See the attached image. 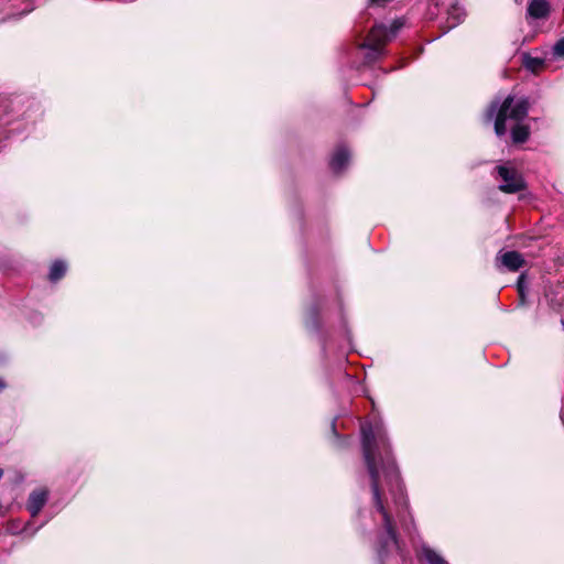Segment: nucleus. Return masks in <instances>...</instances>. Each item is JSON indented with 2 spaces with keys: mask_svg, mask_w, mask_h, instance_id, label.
<instances>
[{
  "mask_svg": "<svg viewBox=\"0 0 564 564\" xmlns=\"http://www.w3.org/2000/svg\"><path fill=\"white\" fill-rule=\"evenodd\" d=\"M361 435L364 458L370 477L373 518L377 520L379 516L384 528V536L380 538L377 550L383 564L389 554L401 551L395 519L405 521L408 500L383 427L380 424L364 423Z\"/></svg>",
  "mask_w": 564,
  "mask_h": 564,
  "instance_id": "1",
  "label": "nucleus"
},
{
  "mask_svg": "<svg viewBox=\"0 0 564 564\" xmlns=\"http://www.w3.org/2000/svg\"><path fill=\"white\" fill-rule=\"evenodd\" d=\"M528 112L527 98L508 96L502 102L492 101L486 116L489 120L495 119V132L498 137L505 135L510 129L512 141L523 143L530 135V127L523 123Z\"/></svg>",
  "mask_w": 564,
  "mask_h": 564,
  "instance_id": "2",
  "label": "nucleus"
},
{
  "mask_svg": "<svg viewBox=\"0 0 564 564\" xmlns=\"http://www.w3.org/2000/svg\"><path fill=\"white\" fill-rule=\"evenodd\" d=\"M402 26L401 19L394 20L389 29L383 24L375 25L369 32L367 42L362 44V48H367L365 63L371 64L379 59L384 54L383 46L395 36Z\"/></svg>",
  "mask_w": 564,
  "mask_h": 564,
  "instance_id": "3",
  "label": "nucleus"
},
{
  "mask_svg": "<svg viewBox=\"0 0 564 564\" xmlns=\"http://www.w3.org/2000/svg\"><path fill=\"white\" fill-rule=\"evenodd\" d=\"M500 184L498 188L507 194H514L525 188V182L522 175L508 165H499L496 167Z\"/></svg>",
  "mask_w": 564,
  "mask_h": 564,
  "instance_id": "4",
  "label": "nucleus"
},
{
  "mask_svg": "<svg viewBox=\"0 0 564 564\" xmlns=\"http://www.w3.org/2000/svg\"><path fill=\"white\" fill-rule=\"evenodd\" d=\"M48 492L46 489L33 490L28 499V510L32 517H36L47 501Z\"/></svg>",
  "mask_w": 564,
  "mask_h": 564,
  "instance_id": "5",
  "label": "nucleus"
},
{
  "mask_svg": "<svg viewBox=\"0 0 564 564\" xmlns=\"http://www.w3.org/2000/svg\"><path fill=\"white\" fill-rule=\"evenodd\" d=\"M497 261L509 271H518L524 263V259L518 251H507L497 257Z\"/></svg>",
  "mask_w": 564,
  "mask_h": 564,
  "instance_id": "6",
  "label": "nucleus"
},
{
  "mask_svg": "<svg viewBox=\"0 0 564 564\" xmlns=\"http://www.w3.org/2000/svg\"><path fill=\"white\" fill-rule=\"evenodd\" d=\"M349 151L345 147H339L330 159V167L335 173H340L349 163Z\"/></svg>",
  "mask_w": 564,
  "mask_h": 564,
  "instance_id": "7",
  "label": "nucleus"
},
{
  "mask_svg": "<svg viewBox=\"0 0 564 564\" xmlns=\"http://www.w3.org/2000/svg\"><path fill=\"white\" fill-rule=\"evenodd\" d=\"M550 7L545 0H532L528 7V14L534 19H542L549 14Z\"/></svg>",
  "mask_w": 564,
  "mask_h": 564,
  "instance_id": "8",
  "label": "nucleus"
},
{
  "mask_svg": "<svg viewBox=\"0 0 564 564\" xmlns=\"http://www.w3.org/2000/svg\"><path fill=\"white\" fill-rule=\"evenodd\" d=\"M447 15L448 29H452L464 20L465 12L464 9L458 4H453L448 9Z\"/></svg>",
  "mask_w": 564,
  "mask_h": 564,
  "instance_id": "9",
  "label": "nucleus"
},
{
  "mask_svg": "<svg viewBox=\"0 0 564 564\" xmlns=\"http://www.w3.org/2000/svg\"><path fill=\"white\" fill-rule=\"evenodd\" d=\"M421 556L429 564H447L446 561L431 547L423 545L421 549Z\"/></svg>",
  "mask_w": 564,
  "mask_h": 564,
  "instance_id": "10",
  "label": "nucleus"
},
{
  "mask_svg": "<svg viewBox=\"0 0 564 564\" xmlns=\"http://www.w3.org/2000/svg\"><path fill=\"white\" fill-rule=\"evenodd\" d=\"M67 265L62 260H56L53 262L50 269L48 278L52 282H56L62 279L66 272Z\"/></svg>",
  "mask_w": 564,
  "mask_h": 564,
  "instance_id": "11",
  "label": "nucleus"
},
{
  "mask_svg": "<svg viewBox=\"0 0 564 564\" xmlns=\"http://www.w3.org/2000/svg\"><path fill=\"white\" fill-rule=\"evenodd\" d=\"M523 65L531 72H536L543 65V61L539 57H532L530 55L523 56Z\"/></svg>",
  "mask_w": 564,
  "mask_h": 564,
  "instance_id": "12",
  "label": "nucleus"
},
{
  "mask_svg": "<svg viewBox=\"0 0 564 564\" xmlns=\"http://www.w3.org/2000/svg\"><path fill=\"white\" fill-rule=\"evenodd\" d=\"M553 55L556 57L564 58V36L554 44Z\"/></svg>",
  "mask_w": 564,
  "mask_h": 564,
  "instance_id": "13",
  "label": "nucleus"
},
{
  "mask_svg": "<svg viewBox=\"0 0 564 564\" xmlns=\"http://www.w3.org/2000/svg\"><path fill=\"white\" fill-rule=\"evenodd\" d=\"M6 382L2 379H0V392L6 388Z\"/></svg>",
  "mask_w": 564,
  "mask_h": 564,
  "instance_id": "14",
  "label": "nucleus"
},
{
  "mask_svg": "<svg viewBox=\"0 0 564 564\" xmlns=\"http://www.w3.org/2000/svg\"><path fill=\"white\" fill-rule=\"evenodd\" d=\"M519 292H520L521 295L523 294L522 286H521L520 283H519Z\"/></svg>",
  "mask_w": 564,
  "mask_h": 564,
  "instance_id": "15",
  "label": "nucleus"
},
{
  "mask_svg": "<svg viewBox=\"0 0 564 564\" xmlns=\"http://www.w3.org/2000/svg\"><path fill=\"white\" fill-rule=\"evenodd\" d=\"M377 1H378V0H370V2H372V3L377 2Z\"/></svg>",
  "mask_w": 564,
  "mask_h": 564,
  "instance_id": "16",
  "label": "nucleus"
}]
</instances>
